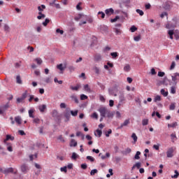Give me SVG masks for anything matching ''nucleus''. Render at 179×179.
<instances>
[{"label": "nucleus", "mask_w": 179, "mask_h": 179, "mask_svg": "<svg viewBox=\"0 0 179 179\" xmlns=\"http://www.w3.org/2000/svg\"><path fill=\"white\" fill-rule=\"evenodd\" d=\"M171 142H173L174 143V142H176V141H177V136H176V133H172L171 134Z\"/></svg>", "instance_id": "a211bd4d"}, {"label": "nucleus", "mask_w": 179, "mask_h": 179, "mask_svg": "<svg viewBox=\"0 0 179 179\" xmlns=\"http://www.w3.org/2000/svg\"><path fill=\"white\" fill-rule=\"evenodd\" d=\"M130 30H131V33H135V31H136L138 30V28H136V27H135V26H132L130 28Z\"/></svg>", "instance_id": "8fccbe9b"}, {"label": "nucleus", "mask_w": 179, "mask_h": 179, "mask_svg": "<svg viewBox=\"0 0 179 179\" xmlns=\"http://www.w3.org/2000/svg\"><path fill=\"white\" fill-rule=\"evenodd\" d=\"M70 146L72 148V146H73L74 148L78 146V142H76V141H75V139H71V142H70Z\"/></svg>", "instance_id": "dca6fc26"}, {"label": "nucleus", "mask_w": 179, "mask_h": 179, "mask_svg": "<svg viewBox=\"0 0 179 179\" xmlns=\"http://www.w3.org/2000/svg\"><path fill=\"white\" fill-rule=\"evenodd\" d=\"M82 6V2H79L76 6L77 10H82V8L80 7Z\"/></svg>", "instance_id": "09e8293b"}, {"label": "nucleus", "mask_w": 179, "mask_h": 179, "mask_svg": "<svg viewBox=\"0 0 179 179\" xmlns=\"http://www.w3.org/2000/svg\"><path fill=\"white\" fill-rule=\"evenodd\" d=\"M171 93L172 94H176V87H171Z\"/></svg>", "instance_id": "4d7b16f0"}, {"label": "nucleus", "mask_w": 179, "mask_h": 179, "mask_svg": "<svg viewBox=\"0 0 179 179\" xmlns=\"http://www.w3.org/2000/svg\"><path fill=\"white\" fill-rule=\"evenodd\" d=\"M131 138L134 141V143H136V142H138V136H136V134L133 133L131 134Z\"/></svg>", "instance_id": "f3484780"}, {"label": "nucleus", "mask_w": 179, "mask_h": 179, "mask_svg": "<svg viewBox=\"0 0 179 179\" xmlns=\"http://www.w3.org/2000/svg\"><path fill=\"white\" fill-rule=\"evenodd\" d=\"M176 127H177V122L172 124H168V128H176Z\"/></svg>", "instance_id": "72a5a7b5"}, {"label": "nucleus", "mask_w": 179, "mask_h": 179, "mask_svg": "<svg viewBox=\"0 0 179 179\" xmlns=\"http://www.w3.org/2000/svg\"><path fill=\"white\" fill-rule=\"evenodd\" d=\"M174 37L176 40H179V31L178 29L175 31Z\"/></svg>", "instance_id": "f704fd0d"}, {"label": "nucleus", "mask_w": 179, "mask_h": 179, "mask_svg": "<svg viewBox=\"0 0 179 179\" xmlns=\"http://www.w3.org/2000/svg\"><path fill=\"white\" fill-rule=\"evenodd\" d=\"M173 153H174V148L173 147H171V148H169L166 152L167 157H173Z\"/></svg>", "instance_id": "7ed1b4c3"}, {"label": "nucleus", "mask_w": 179, "mask_h": 179, "mask_svg": "<svg viewBox=\"0 0 179 179\" xmlns=\"http://www.w3.org/2000/svg\"><path fill=\"white\" fill-rule=\"evenodd\" d=\"M21 97L24 100V99L27 97V91H25L24 93L22 94Z\"/></svg>", "instance_id": "0e129e2a"}, {"label": "nucleus", "mask_w": 179, "mask_h": 179, "mask_svg": "<svg viewBox=\"0 0 179 179\" xmlns=\"http://www.w3.org/2000/svg\"><path fill=\"white\" fill-rule=\"evenodd\" d=\"M64 117L65 119V122H68V121H69V120H71V113L67 111V112H64Z\"/></svg>", "instance_id": "423d86ee"}, {"label": "nucleus", "mask_w": 179, "mask_h": 179, "mask_svg": "<svg viewBox=\"0 0 179 179\" xmlns=\"http://www.w3.org/2000/svg\"><path fill=\"white\" fill-rule=\"evenodd\" d=\"M179 173L178 171L176 170L175 171V175L172 176V178H178Z\"/></svg>", "instance_id": "5fc2aeb1"}, {"label": "nucleus", "mask_w": 179, "mask_h": 179, "mask_svg": "<svg viewBox=\"0 0 179 179\" xmlns=\"http://www.w3.org/2000/svg\"><path fill=\"white\" fill-rule=\"evenodd\" d=\"M169 110H176V103H171V105L169 106Z\"/></svg>", "instance_id": "37998d69"}, {"label": "nucleus", "mask_w": 179, "mask_h": 179, "mask_svg": "<svg viewBox=\"0 0 179 179\" xmlns=\"http://www.w3.org/2000/svg\"><path fill=\"white\" fill-rule=\"evenodd\" d=\"M84 90H85V92H88V93H90L92 92V90H90V87L87 84L84 85Z\"/></svg>", "instance_id": "7c9ffc66"}, {"label": "nucleus", "mask_w": 179, "mask_h": 179, "mask_svg": "<svg viewBox=\"0 0 179 179\" xmlns=\"http://www.w3.org/2000/svg\"><path fill=\"white\" fill-rule=\"evenodd\" d=\"M66 169H67L66 166H64V167H62V168L60 169V171H64V173H67V172H68V170H67Z\"/></svg>", "instance_id": "e2e57ef3"}, {"label": "nucleus", "mask_w": 179, "mask_h": 179, "mask_svg": "<svg viewBox=\"0 0 179 179\" xmlns=\"http://www.w3.org/2000/svg\"><path fill=\"white\" fill-rule=\"evenodd\" d=\"M129 124V119H127L126 120H124V122L121 124V125L117 127V129H122V128H124V127H127V125H128Z\"/></svg>", "instance_id": "0eeeda50"}, {"label": "nucleus", "mask_w": 179, "mask_h": 179, "mask_svg": "<svg viewBox=\"0 0 179 179\" xmlns=\"http://www.w3.org/2000/svg\"><path fill=\"white\" fill-rule=\"evenodd\" d=\"M47 109V106L46 105H40L38 106V110L39 111H41V113H44V111H45V110Z\"/></svg>", "instance_id": "9b49d317"}, {"label": "nucleus", "mask_w": 179, "mask_h": 179, "mask_svg": "<svg viewBox=\"0 0 179 179\" xmlns=\"http://www.w3.org/2000/svg\"><path fill=\"white\" fill-rule=\"evenodd\" d=\"M52 117L54 118H59V113H58V111L55 110L52 111Z\"/></svg>", "instance_id": "6ab92c4d"}, {"label": "nucleus", "mask_w": 179, "mask_h": 179, "mask_svg": "<svg viewBox=\"0 0 179 179\" xmlns=\"http://www.w3.org/2000/svg\"><path fill=\"white\" fill-rule=\"evenodd\" d=\"M34 124H40V119H38V117L34 118Z\"/></svg>", "instance_id": "69168bd1"}, {"label": "nucleus", "mask_w": 179, "mask_h": 179, "mask_svg": "<svg viewBox=\"0 0 179 179\" xmlns=\"http://www.w3.org/2000/svg\"><path fill=\"white\" fill-rule=\"evenodd\" d=\"M24 99L23 98H22V97L17 98V103H23V101H24Z\"/></svg>", "instance_id": "680f3d73"}, {"label": "nucleus", "mask_w": 179, "mask_h": 179, "mask_svg": "<svg viewBox=\"0 0 179 179\" xmlns=\"http://www.w3.org/2000/svg\"><path fill=\"white\" fill-rule=\"evenodd\" d=\"M70 89H71V90H75L76 92H78V90H79V89H80V85H77L76 87L71 86V87H70Z\"/></svg>", "instance_id": "412c9836"}, {"label": "nucleus", "mask_w": 179, "mask_h": 179, "mask_svg": "<svg viewBox=\"0 0 179 179\" xmlns=\"http://www.w3.org/2000/svg\"><path fill=\"white\" fill-rule=\"evenodd\" d=\"M96 134H97L99 138H100L101 136V135H103V131H101V130H100V129H96Z\"/></svg>", "instance_id": "603ef678"}, {"label": "nucleus", "mask_w": 179, "mask_h": 179, "mask_svg": "<svg viewBox=\"0 0 179 179\" xmlns=\"http://www.w3.org/2000/svg\"><path fill=\"white\" fill-rule=\"evenodd\" d=\"M113 134V130L111 129H109L107 132L105 133V135L106 138H108L110 136V134Z\"/></svg>", "instance_id": "79ce46f5"}, {"label": "nucleus", "mask_w": 179, "mask_h": 179, "mask_svg": "<svg viewBox=\"0 0 179 179\" xmlns=\"http://www.w3.org/2000/svg\"><path fill=\"white\" fill-rule=\"evenodd\" d=\"M172 81L174 82V83H177V80H179V73H176L173 74V76H171Z\"/></svg>", "instance_id": "39448f33"}, {"label": "nucleus", "mask_w": 179, "mask_h": 179, "mask_svg": "<svg viewBox=\"0 0 179 179\" xmlns=\"http://www.w3.org/2000/svg\"><path fill=\"white\" fill-rule=\"evenodd\" d=\"M97 172H98L97 169H93V170L91 171L90 175L91 176H94V174H97Z\"/></svg>", "instance_id": "6e6d98bb"}, {"label": "nucleus", "mask_w": 179, "mask_h": 179, "mask_svg": "<svg viewBox=\"0 0 179 179\" xmlns=\"http://www.w3.org/2000/svg\"><path fill=\"white\" fill-rule=\"evenodd\" d=\"M98 111L100 113L101 117H108V118H113V114L110 112L106 107L100 108Z\"/></svg>", "instance_id": "f257e3e1"}, {"label": "nucleus", "mask_w": 179, "mask_h": 179, "mask_svg": "<svg viewBox=\"0 0 179 179\" xmlns=\"http://www.w3.org/2000/svg\"><path fill=\"white\" fill-rule=\"evenodd\" d=\"M87 159L92 162H94V158L92 156H87Z\"/></svg>", "instance_id": "bf43d9fd"}, {"label": "nucleus", "mask_w": 179, "mask_h": 179, "mask_svg": "<svg viewBox=\"0 0 179 179\" xmlns=\"http://www.w3.org/2000/svg\"><path fill=\"white\" fill-rule=\"evenodd\" d=\"M58 141H60V142H62V143H65V138L62 137V135H60L57 137Z\"/></svg>", "instance_id": "a18cd8bd"}, {"label": "nucleus", "mask_w": 179, "mask_h": 179, "mask_svg": "<svg viewBox=\"0 0 179 179\" xmlns=\"http://www.w3.org/2000/svg\"><path fill=\"white\" fill-rule=\"evenodd\" d=\"M168 34H169V38H171V40H173L174 38V37L173 36L175 34L174 30H169L168 31Z\"/></svg>", "instance_id": "4468645a"}, {"label": "nucleus", "mask_w": 179, "mask_h": 179, "mask_svg": "<svg viewBox=\"0 0 179 179\" xmlns=\"http://www.w3.org/2000/svg\"><path fill=\"white\" fill-rule=\"evenodd\" d=\"M57 69L59 71H61L62 73H64V71H65V67H64V65L62 64H58L57 66Z\"/></svg>", "instance_id": "f8f14e48"}, {"label": "nucleus", "mask_w": 179, "mask_h": 179, "mask_svg": "<svg viewBox=\"0 0 179 179\" xmlns=\"http://www.w3.org/2000/svg\"><path fill=\"white\" fill-rule=\"evenodd\" d=\"M95 61H101V55L100 54H96L94 56Z\"/></svg>", "instance_id": "bb28decb"}, {"label": "nucleus", "mask_w": 179, "mask_h": 179, "mask_svg": "<svg viewBox=\"0 0 179 179\" xmlns=\"http://www.w3.org/2000/svg\"><path fill=\"white\" fill-rule=\"evenodd\" d=\"M142 124H143V126L148 125V124H149V120H148V119H143V120H142Z\"/></svg>", "instance_id": "49530a36"}, {"label": "nucleus", "mask_w": 179, "mask_h": 179, "mask_svg": "<svg viewBox=\"0 0 179 179\" xmlns=\"http://www.w3.org/2000/svg\"><path fill=\"white\" fill-rule=\"evenodd\" d=\"M160 93L164 97H167V96H169V92L166 91L164 89H162Z\"/></svg>", "instance_id": "2eb2a0df"}, {"label": "nucleus", "mask_w": 179, "mask_h": 179, "mask_svg": "<svg viewBox=\"0 0 179 179\" xmlns=\"http://www.w3.org/2000/svg\"><path fill=\"white\" fill-rule=\"evenodd\" d=\"M136 12H137L140 15V16H143V15H144L143 11L141 10V9H136Z\"/></svg>", "instance_id": "3c124183"}, {"label": "nucleus", "mask_w": 179, "mask_h": 179, "mask_svg": "<svg viewBox=\"0 0 179 179\" xmlns=\"http://www.w3.org/2000/svg\"><path fill=\"white\" fill-rule=\"evenodd\" d=\"M172 20H173V22H175V25H172L170 23H168L166 25V29H172V28L176 27V26L177 24V17L173 18Z\"/></svg>", "instance_id": "20e7f679"}, {"label": "nucleus", "mask_w": 179, "mask_h": 179, "mask_svg": "<svg viewBox=\"0 0 179 179\" xmlns=\"http://www.w3.org/2000/svg\"><path fill=\"white\" fill-rule=\"evenodd\" d=\"M114 31H115L116 36H119V34H121V33H122L121 29H117V28H115Z\"/></svg>", "instance_id": "4c0bfd02"}, {"label": "nucleus", "mask_w": 179, "mask_h": 179, "mask_svg": "<svg viewBox=\"0 0 179 179\" xmlns=\"http://www.w3.org/2000/svg\"><path fill=\"white\" fill-rule=\"evenodd\" d=\"M110 55H111L112 58H113V59H115V58H117V57H118V52H111Z\"/></svg>", "instance_id": "c9c22d12"}, {"label": "nucleus", "mask_w": 179, "mask_h": 179, "mask_svg": "<svg viewBox=\"0 0 179 179\" xmlns=\"http://www.w3.org/2000/svg\"><path fill=\"white\" fill-rule=\"evenodd\" d=\"M87 98H88L87 96H86L85 94L80 95V100H87Z\"/></svg>", "instance_id": "13d9d810"}, {"label": "nucleus", "mask_w": 179, "mask_h": 179, "mask_svg": "<svg viewBox=\"0 0 179 179\" xmlns=\"http://www.w3.org/2000/svg\"><path fill=\"white\" fill-rule=\"evenodd\" d=\"M132 152V150L131 148H127L125 149V150L123 152L124 155H129Z\"/></svg>", "instance_id": "c756f323"}, {"label": "nucleus", "mask_w": 179, "mask_h": 179, "mask_svg": "<svg viewBox=\"0 0 179 179\" xmlns=\"http://www.w3.org/2000/svg\"><path fill=\"white\" fill-rule=\"evenodd\" d=\"M34 113V109H31L29 110V115L30 118H34V115H33Z\"/></svg>", "instance_id": "c85d7f7f"}, {"label": "nucleus", "mask_w": 179, "mask_h": 179, "mask_svg": "<svg viewBox=\"0 0 179 179\" xmlns=\"http://www.w3.org/2000/svg\"><path fill=\"white\" fill-rule=\"evenodd\" d=\"M43 82L45 83H51L52 81L51 80V77H46L43 79Z\"/></svg>", "instance_id": "393cba45"}, {"label": "nucleus", "mask_w": 179, "mask_h": 179, "mask_svg": "<svg viewBox=\"0 0 179 179\" xmlns=\"http://www.w3.org/2000/svg\"><path fill=\"white\" fill-rule=\"evenodd\" d=\"M140 155H141V152L137 151L136 154L134 156V159H136V160H139L141 159V157H139Z\"/></svg>", "instance_id": "ea45409f"}, {"label": "nucleus", "mask_w": 179, "mask_h": 179, "mask_svg": "<svg viewBox=\"0 0 179 179\" xmlns=\"http://www.w3.org/2000/svg\"><path fill=\"white\" fill-rule=\"evenodd\" d=\"M105 13L108 16H111V15H113L114 13V9H113V8H108V9H106L105 10Z\"/></svg>", "instance_id": "6e6552de"}, {"label": "nucleus", "mask_w": 179, "mask_h": 179, "mask_svg": "<svg viewBox=\"0 0 179 179\" xmlns=\"http://www.w3.org/2000/svg\"><path fill=\"white\" fill-rule=\"evenodd\" d=\"M165 73L163 71H159L158 72V76H159V78H163V76H164Z\"/></svg>", "instance_id": "052dcab7"}, {"label": "nucleus", "mask_w": 179, "mask_h": 179, "mask_svg": "<svg viewBox=\"0 0 179 179\" xmlns=\"http://www.w3.org/2000/svg\"><path fill=\"white\" fill-rule=\"evenodd\" d=\"M119 99H120V103H122V101H125V96H124V94H120Z\"/></svg>", "instance_id": "473e14b6"}, {"label": "nucleus", "mask_w": 179, "mask_h": 179, "mask_svg": "<svg viewBox=\"0 0 179 179\" xmlns=\"http://www.w3.org/2000/svg\"><path fill=\"white\" fill-rule=\"evenodd\" d=\"M3 173H4L5 174H6L8 173H13V168L6 169L4 171H3Z\"/></svg>", "instance_id": "4be33fe9"}, {"label": "nucleus", "mask_w": 179, "mask_h": 179, "mask_svg": "<svg viewBox=\"0 0 179 179\" xmlns=\"http://www.w3.org/2000/svg\"><path fill=\"white\" fill-rule=\"evenodd\" d=\"M118 19H120V16L117 15L115 18L111 19L110 22L111 23H115V22H117Z\"/></svg>", "instance_id": "de8ad7c7"}, {"label": "nucleus", "mask_w": 179, "mask_h": 179, "mask_svg": "<svg viewBox=\"0 0 179 179\" xmlns=\"http://www.w3.org/2000/svg\"><path fill=\"white\" fill-rule=\"evenodd\" d=\"M98 15H101V19H104V17H106V14L103 11L98 12Z\"/></svg>", "instance_id": "c03bdc74"}, {"label": "nucleus", "mask_w": 179, "mask_h": 179, "mask_svg": "<svg viewBox=\"0 0 179 179\" xmlns=\"http://www.w3.org/2000/svg\"><path fill=\"white\" fill-rule=\"evenodd\" d=\"M38 15H39L37 16V19H38V20H41V19L45 18V15L44 14H43V13L39 12V13H38Z\"/></svg>", "instance_id": "aec40b11"}, {"label": "nucleus", "mask_w": 179, "mask_h": 179, "mask_svg": "<svg viewBox=\"0 0 179 179\" xmlns=\"http://www.w3.org/2000/svg\"><path fill=\"white\" fill-rule=\"evenodd\" d=\"M71 114L73 117H76L78 115V113H79L78 110H71Z\"/></svg>", "instance_id": "cd10ccee"}, {"label": "nucleus", "mask_w": 179, "mask_h": 179, "mask_svg": "<svg viewBox=\"0 0 179 179\" xmlns=\"http://www.w3.org/2000/svg\"><path fill=\"white\" fill-rule=\"evenodd\" d=\"M9 139H10V141H15V137L10 136V135H9V134H7V135L6 136V139H4V143H6V142H8V141H9Z\"/></svg>", "instance_id": "1a4fd4ad"}, {"label": "nucleus", "mask_w": 179, "mask_h": 179, "mask_svg": "<svg viewBox=\"0 0 179 179\" xmlns=\"http://www.w3.org/2000/svg\"><path fill=\"white\" fill-rule=\"evenodd\" d=\"M124 72H129L131 71V66L129 64H126L124 67Z\"/></svg>", "instance_id": "5701e85b"}, {"label": "nucleus", "mask_w": 179, "mask_h": 179, "mask_svg": "<svg viewBox=\"0 0 179 179\" xmlns=\"http://www.w3.org/2000/svg\"><path fill=\"white\" fill-rule=\"evenodd\" d=\"M44 9H45V6L42 4L41 6L38 7V10H39V12H43V10H44Z\"/></svg>", "instance_id": "a19ab883"}, {"label": "nucleus", "mask_w": 179, "mask_h": 179, "mask_svg": "<svg viewBox=\"0 0 179 179\" xmlns=\"http://www.w3.org/2000/svg\"><path fill=\"white\" fill-rule=\"evenodd\" d=\"M56 33L59 34H64V30H61L59 29H56Z\"/></svg>", "instance_id": "338daca9"}, {"label": "nucleus", "mask_w": 179, "mask_h": 179, "mask_svg": "<svg viewBox=\"0 0 179 179\" xmlns=\"http://www.w3.org/2000/svg\"><path fill=\"white\" fill-rule=\"evenodd\" d=\"M48 23H50V19L46 18L45 22H43V25L45 27L47 24H48Z\"/></svg>", "instance_id": "864d4df0"}, {"label": "nucleus", "mask_w": 179, "mask_h": 179, "mask_svg": "<svg viewBox=\"0 0 179 179\" xmlns=\"http://www.w3.org/2000/svg\"><path fill=\"white\" fill-rule=\"evenodd\" d=\"M16 82L18 85H22V78H20V76H17Z\"/></svg>", "instance_id": "e433bc0d"}, {"label": "nucleus", "mask_w": 179, "mask_h": 179, "mask_svg": "<svg viewBox=\"0 0 179 179\" xmlns=\"http://www.w3.org/2000/svg\"><path fill=\"white\" fill-rule=\"evenodd\" d=\"M34 61H36V64H38V65H41V64H43V60L40 57L35 59Z\"/></svg>", "instance_id": "2f4dec72"}, {"label": "nucleus", "mask_w": 179, "mask_h": 179, "mask_svg": "<svg viewBox=\"0 0 179 179\" xmlns=\"http://www.w3.org/2000/svg\"><path fill=\"white\" fill-rule=\"evenodd\" d=\"M154 101H155V103H157V101H162V96H160V95H157L154 98Z\"/></svg>", "instance_id": "b1692460"}, {"label": "nucleus", "mask_w": 179, "mask_h": 179, "mask_svg": "<svg viewBox=\"0 0 179 179\" xmlns=\"http://www.w3.org/2000/svg\"><path fill=\"white\" fill-rule=\"evenodd\" d=\"M15 121L18 125H20L22 124V117H20V116H17L15 117Z\"/></svg>", "instance_id": "ddd939ff"}, {"label": "nucleus", "mask_w": 179, "mask_h": 179, "mask_svg": "<svg viewBox=\"0 0 179 179\" xmlns=\"http://www.w3.org/2000/svg\"><path fill=\"white\" fill-rule=\"evenodd\" d=\"M70 97L71 100H73V101H75L76 104L79 103V100L78 99V96H76V94H72Z\"/></svg>", "instance_id": "9d476101"}, {"label": "nucleus", "mask_w": 179, "mask_h": 179, "mask_svg": "<svg viewBox=\"0 0 179 179\" xmlns=\"http://www.w3.org/2000/svg\"><path fill=\"white\" fill-rule=\"evenodd\" d=\"M69 70L70 72H73L75 71V67H73V66H69Z\"/></svg>", "instance_id": "774afa93"}, {"label": "nucleus", "mask_w": 179, "mask_h": 179, "mask_svg": "<svg viewBox=\"0 0 179 179\" xmlns=\"http://www.w3.org/2000/svg\"><path fill=\"white\" fill-rule=\"evenodd\" d=\"M78 157H79V155H78V154H76V152H73L72 156H71V159L73 160H76V159H78Z\"/></svg>", "instance_id": "58836bf2"}, {"label": "nucleus", "mask_w": 179, "mask_h": 179, "mask_svg": "<svg viewBox=\"0 0 179 179\" xmlns=\"http://www.w3.org/2000/svg\"><path fill=\"white\" fill-rule=\"evenodd\" d=\"M91 118H93L94 120H99V115L97 113L94 112L93 114L91 115Z\"/></svg>", "instance_id": "a878e982"}, {"label": "nucleus", "mask_w": 179, "mask_h": 179, "mask_svg": "<svg viewBox=\"0 0 179 179\" xmlns=\"http://www.w3.org/2000/svg\"><path fill=\"white\" fill-rule=\"evenodd\" d=\"M30 169L29 168V166L27 164H24L21 166V171L22 173H24V174H27V173H29Z\"/></svg>", "instance_id": "f03ea898"}]
</instances>
